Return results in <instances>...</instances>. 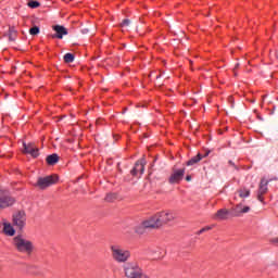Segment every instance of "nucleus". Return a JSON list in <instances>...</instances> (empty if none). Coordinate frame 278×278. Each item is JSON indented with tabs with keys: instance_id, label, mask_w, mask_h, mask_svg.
Wrapping results in <instances>:
<instances>
[{
	"instance_id": "a878e982",
	"label": "nucleus",
	"mask_w": 278,
	"mask_h": 278,
	"mask_svg": "<svg viewBox=\"0 0 278 278\" xmlns=\"http://www.w3.org/2000/svg\"><path fill=\"white\" fill-rule=\"evenodd\" d=\"M129 18H125L122 21V23L119 24L121 27H129Z\"/></svg>"
},
{
	"instance_id": "423d86ee",
	"label": "nucleus",
	"mask_w": 278,
	"mask_h": 278,
	"mask_svg": "<svg viewBox=\"0 0 278 278\" xmlns=\"http://www.w3.org/2000/svg\"><path fill=\"white\" fill-rule=\"evenodd\" d=\"M155 216L160 227L163 225H168V223H173V220L176 218L173 211H161L155 213Z\"/></svg>"
},
{
	"instance_id": "ddd939ff",
	"label": "nucleus",
	"mask_w": 278,
	"mask_h": 278,
	"mask_svg": "<svg viewBox=\"0 0 278 278\" xmlns=\"http://www.w3.org/2000/svg\"><path fill=\"white\" fill-rule=\"evenodd\" d=\"M16 203V200L12 197H2L0 198V210H5L7 207H12Z\"/></svg>"
},
{
	"instance_id": "473e14b6",
	"label": "nucleus",
	"mask_w": 278,
	"mask_h": 278,
	"mask_svg": "<svg viewBox=\"0 0 278 278\" xmlns=\"http://www.w3.org/2000/svg\"><path fill=\"white\" fill-rule=\"evenodd\" d=\"M156 79H160V75H159V76H156Z\"/></svg>"
},
{
	"instance_id": "5701e85b",
	"label": "nucleus",
	"mask_w": 278,
	"mask_h": 278,
	"mask_svg": "<svg viewBox=\"0 0 278 278\" xmlns=\"http://www.w3.org/2000/svg\"><path fill=\"white\" fill-rule=\"evenodd\" d=\"M29 34L30 36H38V34H40V27L38 26H34L29 29Z\"/></svg>"
},
{
	"instance_id": "bb28decb",
	"label": "nucleus",
	"mask_w": 278,
	"mask_h": 278,
	"mask_svg": "<svg viewBox=\"0 0 278 278\" xmlns=\"http://www.w3.org/2000/svg\"><path fill=\"white\" fill-rule=\"evenodd\" d=\"M114 199H116V195H114V194H112V193H109V194H106V197H105V201H109V202L114 201Z\"/></svg>"
},
{
	"instance_id": "f3484780",
	"label": "nucleus",
	"mask_w": 278,
	"mask_h": 278,
	"mask_svg": "<svg viewBox=\"0 0 278 278\" xmlns=\"http://www.w3.org/2000/svg\"><path fill=\"white\" fill-rule=\"evenodd\" d=\"M237 192L240 199H249V197H251V189H248L247 187H241Z\"/></svg>"
},
{
	"instance_id": "7ed1b4c3",
	"label": "nucleus",
	"mask_w": 278,
	"mask_h": 278,
	"mask_svg": "<svg viewBox=\"0 0 278 278\" xmlns=\"http://www.w3.org/2000/svg\"><path fill=\"white\" fill-rule=\"evenodd\" d=\"M124 274L127 278H141L144 275L142 268L136 263H128L124 266Z\"/></svg>"
},
{
	"instance_id": "20e7f679",
	"label": "nucleus",
	"mask_w": 278,
	"mask_h": 278,
	"mask_svg": "<svg viewBox=\"0 0 278 278\" xmlns=\"http://www.w3.org/2000/svg\"><path fill=\"white\" fill-rule=\"evenodd\" d=\"M59 179H60V177L58 175L39 177L35 186L39 190H47V188L54 186V184H58Z\"/></svg>"
},
{
	"instance_id": "f8f14e48",
	"label": "nucleus",
	"mask_w": 278,
	"mask_h": 278,
	"mask_svg": "<svg viewBox=\"0 0 278 278\" xmlns=\"http://www.w3.org/2000/svg\"><path fill=\"white\" fill-rule=\"evenodd\" d=\"M142 224L146 226V229H157V227H160V223L157 222L155 214L150 219L143 220Z\"/></svg>"
},
{
	"instance_id": "f03ea898",
	"label": "nucleus",
	"mask_w": 278,
	"mask_h": 278,
	"mask_svg": "<svg viewBox=\"0 0 278 278\" xmlns=\"http://www.w3.org/2000/svg\"><path fill=\"white\" fill-rule=\"evenodd\" d=\"M110 249L112 258L114 262H117V264H125V262L131 257V252L118 244L111 245Z\"/></svg>"
},
{
	"instance_id": "9b49d317",
	"label": "nucleus",
	"mask_w": 278,
	"mask_h": 278,
	"mask_svg": "<svg viewBox=\"0 0 278 278\" xmlns=\"http://www.w3.org/2000/svg\"><path fill=\"white\" fill-rule=\"evenodd\" d=\"M53 31H55V35L53 38H58L59 40H62L64 36H68V30L64 26L55 25L52 27Z\"/></svg>"
},
{
	"instance_id": "2f4dec72",
	"label": "nucleus",
	"mask_w": 278,
	"mask_h": 278,
	"mask_svg": "<svg viewBox=\"0 0 278 278\" xmlns=\"http://www.w3.org/2000/svg\"><path fill=\"white\" fill-rule=\"evenodd\" d=\"M114 138H116V140H118V136H114Z\"/></svg>"
},
{
	"instance_id": "4468645a",
	"label": "nucleus",
	"mask_w": 278,
	"mask_h": 278,
	"mask_svg": "<svg viewBox=\"0 0 278 278\" xmlns=\"http://www.w3.org/2000/svg\"><path fill=\"white\" fill-rule=\"evenodd\" d=\"M229 217V211L227 208H220L213 216L214 220H227Z\"/></svg>"
},
{
	"instance_id": "f704fd0d",
	"label": "nucleus",
	"mask_w": 278,
	"mask_h": 278,
	"mask_svg": "<svg viewBox=\"0 0 278 278\" xmlns=\"http://www.w3.org/2000/svg\"><path fill=\"white\" fill-rule=\"evenodd\" d=\"M229 164H233V163H231V161H230Z\"/></svg>"
},
{
	"instance_id": "6ab92c4d",
	"label": "nucleus",
	"mask_w": 278,
	"mask_h": 278,
	"mask_svg": "<svg viewBox=\"0 0 278 278\" xmlns=\"http://www.w3.org/2000/svg\"><path fill=\"white\" fill-rule=\"evenodd\" d=\"M18 36V30H16V27L10 26L9 27V40L10 42H14Z\"/></svg>"
},
{
	"instance_id": "39448f33",
	"label": "nucleus",
	"mask_w": 278,
	"mask_h": 278,
	"mask_svg": "<svg viewBox=\"0 0 278 278\" xmlns=\"http://www.w3.org/2000/svg\"><path fill=\"white\" fill-rule=\"evenodd\" d=\"M186 175V167L182 168H173L172 174L168 177V184L172 186L179 185L184 181V177Z\"/></svg>"
},
{
	"instance_id": "dca6fc26",
	"label": "nucleus",
	"mask_w": 278,
	"mask_h": 278,
	"mask_svg": "<svg viewBox=\"0 0 278 278\" xmlns=\"http://www.w3.org/2000/svg\"><path fill=\"white\" fill-rule=\"evenodd\" d=\"M46 162L48 166H55L60 162V156L55 153L50 154L46 157Z\"/></svg>"
},
{
	"instance_id": "0eeeda50",
	"label": "nucleus",
	"mask_w": 278,
	"mask_h": 278,
	"mask_svg": "<svg viewBox=\"0 0 278 278\" xmlns=\"http://www.w3.org/2000/svg\"><path fill=\"white\" fill-rule=\"evenodd\" d=\"M12 219L14 227L20 229V231H23V229H25V225H27V214L25 213V211H18L14 213Z\"/></svg>"
},
{
	"instance_id": "9d476101",
	"label": "nucleus",
	"mask_w": 278,
	"mask_h": 278,
	"mask_svg": "<svg viewBox=\"0 0 278 278\" xmlns=\"http://www.w3.org/2000/svg\"><path fill=\"white\" fill-rule=\"evenodd\" d=\"M144 174V160H139L135 163L134 168L130 170L132 177H138V175Z\"/></svg>"
},
{
	"instance_id": "393cba45",
	"label": "nucleus",
	"mask_w": 278,
	"mask_h": 278,
	"mask_svg": "<svg viewBox=\"0 0 278 278\" xmlns=\"http://www.w3.org/2000/svg\"><path fill=\"white\" fill-rule=\"evenodd\" d=\"M211 229H214L212 226H205L204 228L200 229L198 231V236H201V233H205V231H211Z\"/></svg>"
},
{
	"instance_id": "2eb2a0df",
	"label": "nucleus",
	"mask_w": 278,
	"mask_h": 278,
	"mask_svg": "<svg viewBox=\"0 0 278 278\" xmlns=\"http://www.w3.org/2000/svg\"><path fill=\"white\" fill-rule=\"evenodd\" d=\"M2 233L4 236H14V233H16V230L14 229V227H12V224L10 223H3V229H2Z\"/></svg>"
},
{
	"instance_id": "b1692460",
	"label": "nucleus",
	"mask_w": 278,
	"mask_h": 278,
	"mask_svg": "<svg viewBox=\"0 0 278 278\" xmlns=\"http://www.w3.org/2000/svg\"><path fill=\"white\" fill-rule=\"evenodd\" d=\"M28 8H31V9L40 8V2H38L36 0H30L28 2Z\"/></svg>"
},
{
	"instance_id": "aec40b11",
	"label": "nucleus",
	"mask_w": 278,
	"mask_h": 278,
	"mask_svg": "<svg viewBox=\"0 0 278 278\" xmlns=\"http://www.w3.org/2000/svg\"><path fill=\"white\" fill-rule=\"evenodd\" d=\"M146 231H147V228H146V226H144L143 223H141V224H139V225H137V226L135 227V233H138V236L144 235Z\"/></svg>"
},
{
	"instance_id": "72a5a7b5",
	"label": "nucleus",
	"mask_w": 278,
	"mask_h": 278,
	"mask_svg": "<svg viewBox=\"0 0 278 278\" xmlns=\"http://www.w3.org/2000/svg\"><path fill=\"white\" fill-rule=\"evenodd\" d=\"M204 157H207V153L204 155Z\"/></svg>"
},
{
	"instance_id": "1a4fd4ad",
	"label": "nucleus",
	"mask_w": 278,
	"mask_h": 278,
	"mask_svg": "<svg viewBox=\"0 0 278 278\" xmlns=\"http://www.w3.org/2000/svg\"><path fill=\"white\" fill-rule=\"evenodd\" d=\"M23 147H24V151L23 153H25L26 155H29L30 157H38V155H40V150L38 149V147H36V143L34 142H23Z\"/></svg>"
},
{
	"instance_id": "c9c22d12",
	"label": "nucleus",
	"mask_w": 278,
	"mask_h": 278,
	"mask_svg": "<svg viewBox=\"0 0 278 278\" xmlns=\"http://www.w3.org/2000/svg\"><path fill=\"white\" fill-rule=\"evenodd\" d=\"M190 64H192V61H190Z\"/></svg>"
},
{
	"instance_id": "6e6552de",
	"label": "nucleus",
	"mask_w": 278,
	"mask_h": 278,
	"mask_svg": "<svg viewBox=\"0 0 278 278\" xmlns=\"http://www.w3.org/2000/svg\"><path fill=\"white\" fill-rule=\"evenodd\" d=\"M268 184H270V180L266 179V178H262L261 182L258 185V190H257V201H260L261 203H265L264 202V194H266L268 192Z\"/></svg>"
},
{
	"instance_id": "7c9ffc66",
	"label": "nucleus",
	"mask_w": 278,
	"mask_h": 278,
	"mask_svg": "<svg viewBox=\"0 0 278 278\" xmlns=\"http://www.w3.org/2000/svg\"><path fill=\"white\" fill-rule=\"evenodd\" d=\"M115 66H118V59H117V63L115 64Z\"/></svg>"
},
{
	"instance_id": "c85d7f7f",
	"label": "nucleus",
	"mask_w": 278,
	"mask_h": 278,
	"mask_svg": "<svg viewBox=\"0 0 278 278\" xmlns=\"http://www.w3.org/2000/svg\"><path fill=\"white\" fill-rule=\"evenodd\" d=\"M273 242H275L276 244H278V238L274 239Z\"/></svg>"
},
{
	"instance_id": "f257e3e1",
	"label": "nucleus",
	"mask_w": 278,
	"mask_h": 278,
	"mask_svg": "<svg viewBox=\"0 0 278 278\" xmlns=\"http://www.w3.org/2000/svg\"><path fill=\"white\" fill-rule=\"evenodd\" d=\"M13 249L17 251V253H22L23 255H31L34 253V242L31 240L25 238L23 235H16L11 242Z\"/></svg>"
},
{
	"instance_id": "412c9836",
	"label": "nucleus",
	"mask_w": 278,
	"mask_h": 278,
	"mask_svg": "<svg viewBox=\"0 0 278 278\" xmlns=\"http://www.w3.org/2000/svg\"><path fill=\"white\" fill-rule=\"evenodd\" d=\"M63 60L66 64H71L73 62H75V54L73 53H66L64 56H63Z\"/></svg>"
},
{
	"instance_id": "cd10ccee",
	"label": "nucleus",
	"mask_w": 278,
	"mask_h": 278,
	"mask_svg": "<svg viewBox=\"0 0 278 278\" xmlns=\"http://www.w3.org/2000/svg\"><path fill=\"white\" fill-rule=\"evenodd\" d=\"M186 181H192V176L187 175V176H186Z\"/></svg>"
},
{
	"instance_id": "c756f323",
	"label": "nucleus",
	"mask_w": 278,
	"mask_h": 278,
	"mask_svg": "<svg viewBox=\"0 0 278 278\" xmlns=\"http://www.w3.org/2000/svg\"><path fill=\"white\" fill-rule=\"evenodd\" d=\"M1 227H3V224L0 222V232H1Z\"/></svg>"
},
{
	"instance_id": "a211bd4d",
	"label": "nucleus",
	"mask_w": 278,
	"mask_h": 278,
	"mask_svg": "<svg viewBox=\"0 0 278 278\" xmlns=\"http://www.w3.org/2000/svg\"><path fill=\"white\" fill-rule=\"evenodd\" d=\"M203 160L201 153H198L195 156L191 157L189 161L186 162V166H194V164H199Z\"/></svg>"
},
{
	"instance_id": "4be33fe9",
	"label": "nucleus",
	"mask_w": 278,
	"mask_h": 278,
	"mask_svg": "<svg viewBox=\"0 0 278 278\" xmlns=\"http://www.w3.org/2000/svg\"><path fill=\"white\" fill-rule=\"evenodd\" d=\"M236 210L239 211V214H248V212H251V207L250 206H244L242 208V204H237L236 205Z\"/></svg>"
}]
</instances>
